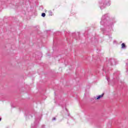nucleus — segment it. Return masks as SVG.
<instances>
[{
  "mask_svg": "<svg viewBox=\"0 0 128 128\" xmlns=\"http://www.w3.org/2000/svg\"><path fill=\"white\" fill-rule=\"evenodd\" d=\"M122 50H126V46L124 43H122L121 44Z\"/></svg>",
  "mask_w": 128,
  "mask_h": 128,
  "instance_id": "obj_6",
  "label": "nucleus"
},
{
  "mask_svg": "<svg viewBox=\"0 0 128 128\" xmlns=\"http://www.w3.org/2000/svg\"><path fill=\"white\" fill-rule=\"evenodd\" d=\"M31 128H36V124H32Z\"/></svg>",
  "mask_w": 128,
  "mask_h": 128,
  "instance_id": "obj_8",
  "label": "nucleus"
},
{
  "mask_svg": "<svg viewBox=\"0 0 128 128\" xmlns=\"http://www.w3.org/2000/svg\"><path fill=\"white\" fill-rule=\"evenodd\" d=\"M52 120H56V117L53 118Z\"/></svg>",
  "mask_w": 128,
  "mask_h": 128,
  "instance_id": "obj_12",
  "label": "nucleus"
},
{
  "mask_svg": "<svg viewBox=\"0 0 128 128\" xmlns=\"http://www.w3.org/2000/svg\"><path fill=\"white\" fill-rule=\"evenodd\" d=\"M99 4L100 8L102 10L106 8V6H110V2H106V0H100Z\"/></svg>",
  "mask_w": 128,
  "mask_h": 128,
  "instance_id": "obj_3",
  "label": "nucleus"
},
{
  "mask_svg": "<svg viewBox=\"0 0 128 128\" xmlns=\"http://www.w3.org/2000/svg\"><path fill=\"white\" fill-rule=\"evenodd\" d=\"M50 16H52V11L49 12Z\"/></svg>",
  "mask_w": 128,
  "mask_h": 128,
  "instance_id": "obj_10",
  "label": "nucleus"
},
{
  "mask_svg": "<svg viewBox=\"0 0 128 128\" xmlns=\"http://www.w3.org/2000/svg\"><path fill=\"white\" fill-rule=\"evenodd\" d=\"M0 120H2V118H0Z\"/></svg>",
  "mask_w": 128,
  "mask_h": 128,
  "instance_id": "obj_15",
  "label": "nucleus"
},
{
  "mask_svg": "<svg viewBox=\"0 0 128 128\" xmlns=\"http://www.w3.org/2000/svg\"><path fill=\"white\" fill-rule=\"evenodd\" d=\"M118 76H120L119 71H116L114 73V79L116 80L118 82Z\"/></svg>",
  "mask_w": 128,
  "mask_h": 128,
  "instance_id": "obj_4",
  "label": "nucleus"
},
{
  "mask_svg": "<svg viewBox=\"0 0 128 128\" xmlns=\"http://www.w3.org/2000/svg\"><path fill=\"white\" fill-rule=\"evenodd\" d=\"M126 72H128V68L126 69Z\"/></svg>",
  "mask_w": 128,
  "mask_h": 128,
  "instance_id": "obj_16",
  "label": "nucleus"
},
{
  "mask_svg": "<svg viewBox=\"0 0 128 128\" xmlns=\"http://www.w3.org/2000/svg\"><path fill=\"white\" fill-rule=\"evenodd\" d=\"M114 18H110L108 14H106L102 16L100 24L104 26V28H110L114 26Z\"/></svg>",
  "mask_w": 128,
  "mask_h": 128,
  "instance_id": "obj_1",
  "label": "nucleus"
},
{
  "mask_svg": "<svg viewBox=\"0 0 128 128\" xmlns=\"http://www.w3.org/2000/svg\"><path fill=\"white\" fill-rule=\"evenodd\" d=\"M44 126H46L44 125L42 126V128H44Z\"/></svg>",
  "mask_w": 128,
  "mask_h": 128,
  "instance_id": "obj_13",
  "label": "nucleus"
},
{
  "mask_svg": "<svg viewBox=\"0 0 128 128\" xmlns=\"http://www.w3.org/2000/svg\"><path fill=\"white\" fill-rule=\"evenodd\" d=\"M126 66H128V63L126 64Z\"/></svg>",
  "mask_w": 128,
  "mask_h": 128,
  "instance_id": "obj_17",
  "label": "nucleus"
},
{
  "mask_svg": "<svg viewBox=\"0 0 128 128\" xmlns=\"http://www.w3.org/2000/svg\"><path fill=\"white\" fill-rule=\"evenodd\" d=\"M78 36H80V33H78Z\"/></svg>",
  "mask_w": 128,
  "mask_h": 128,
  "instance_id": "obj_18",
  "label": "nucleus"
},
{
  "mask_svg": "<svg viewBox=\"0 0 128 128\" xmlns=\"http://www.w3.org/2000/svg\"><path fill=\"white\" fill-rule=\"evenodd\" d=\"M66 112H68V109H67V108H66Z\"/></svg>",
  "mask_w": 128,
  "mask_h": 128,
  "instance_id": "obj_14",
  "label": "nucleus"
},
{
  "mask_svg": "<svg viewBox=\"0 0 128 128\" xmlns=\"http://www.w3.org/2000/svg\"><path fill=\"white\" fill-rule=\"evenodd\" d=\"M116 61L115 60V59L114 58H110L104 64V66L103 67V71L105 72H106L108 70H110V66H116Z\"/></svg>",
  "mask_w": 128,
  "mask_h": 128,
  "instance_id": "obj_2",
  "label": "nucleus"
},
{
  "mask_svg": "<svg viewBox=\"0 0 128 128\" xmlns=\"http://www.w3.org/2000/svg\"><path fill=\"white\" fill-rule=\"evenodd\" d=\"M54 94H56V92H54Z\"/></svg>",
  "mask_w": 128,
  "mask_h": 128,
  "instance_id": "obj_19",
  "label": "nucleus"
},
{
  "mask_svg": "<svg viewBox=\"0 0 128 128\" xmlns=\"http://www.w3.org/2000/svg\"><path fill=\"white\" fill-rule=\"evenodd\" d=\"M104 95V94L103 93L101 95H99L96 97H94V98L95 100H100V98H102Z\"/></svg>",
  "mask_w": 128,
  "mask_h": 128,
  "instance_id": "obj_5",
  "label": "nucleus"
},
{
  "mask_svg": "<svg viewBox=\"0 0 128 128\" xmlns=\"http://www.w3.org/2000/svg\"><path fill=\"white\" fill-rule=\"evenodd\" d=\"M32 114H32V112H28V114L26 115V116H28V118H30V116H31V118H32Z\"/></svg>",
  "mask_w": 128,
  "mask_h": 128,
  "instance_id": "obj_7",
  "label": "nucleus"
},
{
  "mask_svg": "<svg viewBox=\"0 0 128 128\" xmlns=\"http://www.w3.org/2000/svg\"><path fill=\"white\" fill-rule=\"evenodd\" d=\"M40 8H41L42 10H43L44 9V7H42V6H40Z\"/></svg>",
  "mask_w": 128,
  "mask_h": 128,
  "instance_id": "obj_11",
  "label": "nucleus"
},
{
  "mask_svg": "<svg viewBox=\"0 0 128 128\" xmlns=\"http://www.w3.org/2000/svg\"><path fill=\"white\" fill-rule=\"evenodd\" d=\"M42 18H44L46 16V13H42Z\"/></svg>",
  "mask_w": 128,
  "mask_h": 128,
  "instance_id": "obj_9",
  "label": "nucleus"
},
{
  "mask_svg": "<svg viewBox=\"0 0 128 128\" xmlns=\"http://www.w3.org/2000/svg\"><path fill=\"white\" fill-rule=\"evenodd\" d=\"M68 116H70V114H68Z\"/></svg>",
  "mask_w": 128,
  "mask_h": 128,
  "instance_id": "obj_20",
  "label": "nucleus"
}]
</instances>
